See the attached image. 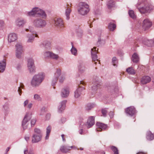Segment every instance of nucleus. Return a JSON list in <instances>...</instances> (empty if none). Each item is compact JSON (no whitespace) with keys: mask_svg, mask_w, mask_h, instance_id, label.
I'll return each mask as SVG.
<instances>
[{"mask_svg":"<svg viewBox=\"0 0 154 154\" xmlns=\"http://www.w3.org/2000/svg\"><path fill=\"white\" fill-rule=\"evenodd\" d=\"M33 104L31 103H29L27 106V108L30 109L32 106Z\"/></svg>","mask_w":154,"mask_h":154,"instance_id":"57","label":"nucleus"},{"mask_svg":"<svg viewBox=\"0 0 154 154\" xmlns=\"http://www.w3.org/2000/svg\"><path fill=\"white\" fill-rule=\"evenodd\" d=\"M94 106V105L93 103H89L87 104L86 106V109L87 110H90Z\"/></svg>","mask_w":154,"mask_h":154,"instance_id":"41","label":"nucleus"},{"mask_svg":"<svg viewBox=\"0 0 154 154\" xmlns=\"http://www.w3.org/2000/svg\"><path fill=\"white\" fill-rule=\"evenodd\" d=\"M65 8H66L65 14L66 17V20H68L69 19V16L71 12V10L70 8H69L67 7V5H66Z\"/></svg>","mask_w":154,"mask_h":154,"instance_id":"27","label":"nucleus"},{"mask_svg":"<svg viewBox=\"0 0 154 154\" xmlns=\"http://www.w3.org/2000/svg\"><path fill=\"white\" fill-rule=\"evenodd\" d=\"M79 132L80 134L83 135L85 133L82 129H81L79 131Z\"/></svg>","mask_w":154,"mask_h":154,"instance_id":"58","label":"nucleus"},{"mask_svg":"<svg viewBox=\"0 0 154 154\" xmlns=\"http://www.w3.org/2000/svg\"><path fill=\"white\" fill-rule=\"evenodd\" d=\"M69 147L65 146H62L60 147V150L63 152L66 153L68 152L70 150V149L69 148Z\"/></svg>","mask_w":154,"mask_h":154,"instance_id":"30","label":"nucleus"},{"mask_svg":"<svg viewBox=\"0 0 154 154\" xmlns=\"http://www.w3.org/2000/svg\"><path fill=\"white\" fill-rule=\"evenodd\" d=\"M66 102V100H63L60 103L58 106V112L61 113L65 109Z\"/></svg>","mask_w":154,"mask_h":154,"instance_id":"16","label":"nucleus"},{"mask_svg":"<svg viewBox=\"0 0 154 154\" xmlns=\"http://www.w3.org/2000/svg\"><path fill=\"white\" fill-rule=\"evenodd\" d=\"M36 121V119H32L31 120V126H33L34 125H35V123Z\"/></svg>","mask_w":154,"mask_h":154,"instance_id":"56","label":"nucleus"},{"mask_svg":"<svg viewBox=\"0 0 154 154\" xmlns=\"http://www.w3.org/2000/svg\"><path fill=\"white\" fill-rule=\"evenodd\" d=\"M109 115L111 118H112L114 116V113L112 112H110L109 113Z\"/></svg>","mask_w":154,"mask_h":154,"instance_id":"60","label":"nucleus"},{"mask_svg":"<svg viewBox=\"0 0 154 154\" xmlns=\"http://www.w3.org/2000/svg\"><path fill=\"white\" fill-rule=\"evenodd\" d=\"M25 139L27 141H28L29 139V137L26 136L25 137Z\"/></svg>","mask_w":154,"mask_h":154,"instance_id":"64","label":"nucleus"},{"mask_svg":"<svg viewBox=\"0 0 154 154\" xmlns=\"http://www.w3.org/2000/svg\"><path fill=\"white\" fill-rule=\"evenodd\" d=\"M152 25V23L149 19H145L143 21L142 27L145 30L150 27Z\"/></svg>","mask_w":154,"mask_h":154,"instance_id":"12","label":"nucleus"},{"mask_svg":"<svg viewBox=\"0 0 154 154\" xmlns=\"http://www.w3.org/2000/svg\"><path fill=\"white\" fill-rule=\"evenodd\" d=\"M100 86V85L97 82L94 84V85L92 87V93H95L96 92V91L97 90L98 88Z\"/></svg>","mask_w":154,"mask_h":154,"instance_id":"29","label":"nucleus"},{"mask_svg":"<svg viewBox=\"0 0 154 154\" xmlns=\"http://www.w3.org/2000/svg\"><path fill=\"white\" fill-rule=\"evenodd\" d=\"M61 136L62 137L63 141V142H65V141H66V140H65V138L64 137V134H62L61 135Z\"/></svg>","mask_w":154,"mask_h":154,"instance_id":"62","label":"nucleus"},{"mask_svg":"<svg viewBox=\"0 0 154 154\" xmlns=\"http://www.w3.org/2000/svg\"><path fill=\"white\" fill-rule=\"evenodd\" d=\"M84 90L83 87L79 86V88H77L74 92V97L75 98H79L80 96L81 92Z\"/></svg>","mask_w":154,"mask_h":154,"instance_id":"20","label":"nucleus"},{"mask_svg":"<svg viewBox=\"0 0 154 154\" xmlns=\"http://www.w3.org/2000/svg\"><path fill=\"white\" fill-rule=\"evenodd\" d=\"M17 35L14 33H11L9 34L8 36V40L9 42H14L17 39Z\"/></svg>","mask_w":154,"mask_h":154,"instance_id":"17","label":"nucleus"},{"mask_svg":"<svg viewBox=\"0 0 154 154\" xmlns=\"http://www.w3.org/2000/svg\"><path fill=\"white\" fill-rule=\"evenodd\" d=\"M145 44L149 47H151L154 44V39L152 40H147L145 43Z\"/></svg>","mask_w":154,"mask_h":154,"instance_id":"34","label":"nucleus"},{"mask_svg":"<svg viewBox=\"0 0 154 154\" xmlns=\"http://www.w3.org/2000/svg\"><path fill=\"white\" fill-rule=\"evenodd\" d=\"M34 134H36L37 135H42L41 131L39 129L35 128L34 129Z\"/></svg>","mask_w":154,"mask_h":154,"instance_id":"49","label":"nucleus"},{"mask_svg":"<svg viewBox=\"0 0 154 154\" xmlns=\"http://www.w3.org/2000/svg\"><path fill=\"white\" fill-rule=\"evenodd\" d=\"M72 47L70 51L72 54L75 56H76L78 54L77 50L76 48L73 46L72 43Z\"/></svg>","mask_w":154,"mask_h":154,"instance_id":"36","label":"nucleus"},{"mask_svg":"<svg viewBox=\"0 0 154 154\" xmlns=\"http://www.w3.org/2000/svg\"><path fill=\"white\" fill-rule=\"evenodd\" d=\"M66 121V119L64 118H61L60 121H59L60 124H62L64 123Z\"/></svg>","mask_w":154,"mask_h":154,"instance_id":"53","label":"nucleus"},{"mask_svg":"<svg viewBox=\"0 0 154 154\" xmlns=\"http://www.w3.org/2000/svg\"><path fill=\"white\" fill-rule=\"evenodd\" d=\"M104 43V41L103 40H101L100 39H99L97 42V44H102Z\"/></svg>","mask_w":154,"mask_h":154,"instance_id":"54","label":"nucleus"},{"mask_svg":"<svg viewBox=\"0 0 154 154\" xmlns=\"http://www.w3.org/2000/svg\"><path fill=\"white\" fill-rule=\"evenodd\" d=\"M151 80V79L150 77L148 76H145L142 78L141 82L143 84H145L149 82Z\"/></svg>","mask_w":154,"mask_h":154,"instance_id":"24","label":"nucleus"},{"mask_svg":"<svg viewBox=\"0 0 154 154\" xmlns=\"http://www.w3.org/2000/svg\"><path fill=\"white\" fill-rule=\"evenodd\" d=\"M24 87V85L23 83H21L20 85V87L18 88V92L19 93V94L20 96L22 94V91L21 89V88H23Z\"/></svg>","mask_w":154,"mask_h":154,"instance_id":"43","label":"nucleus"},{"mask_svg":"<svg viewBox=\"0 0 154 154\" xmlns=\"http://www.w3.org/2000/svg\"><path fill=\"white\" fill-rule=\"evenodd\" d=\"M97 126V131H102L106 130L107 128V125L103 123L98 122L96 123Z\"/></svg>","mask_w":154,"mask_h":154,"instance_id":"13","label":"nucleus"},{"mask_svg":"<svg viewBox=\"0 0 154 154\" xmlns=\"http://www.w3.org/2000/svg\"><path fill=\"white\" fill-rule=\"evenodd\" d=\"M46 112V109L44 107H43L42 108L41 111V113H40V115H43Z\"/></svg>","mask_w":154,"mask_h":154,"instance_id":"51","label":"nucleus"},{"mask_svg":"<svg viewBox=\"0 0 154 154\" xmlns=\"http://www.w3.org/2000/svg\"><path fill=\"white\" fill-rule=\"evenodd\" d=\"M107 6L109 8L113 7L115 5L114 2L112 0H110L107 3Z\"/></svg>","mask_w":154,"mask_h":154,"instance_id":"39","label":"nucleus"},{"mask_svg":"<svg viewBox=\"0 0 154 154\" xmlns=\"http://www.w3.org/2000/svg\"><path fill=\"white\" fill-rule=\"evenodd\" d=\"M78 68L79 72L81 73H83L85 71V67L83 63L79 64Z\"/></svg>","mask_w":154,"mask_h":154,"instance_id":"31","label":"nucleus"},{"mask_svg":"<svg viewBox=\"0 0 154 154\" xmlns=\"http://www.w3.org/2000/svg\"><path fill=\"white\" fill-rule=\"evenodd\" d=\"M26 22V20L22 18H18L15 21V26L18 28L23 27Z\"/></svg>","mask_w":154,"mask_h":154,"instance_id":"11","label":"nucleus"},{"mask_svg":"<svg viewBox=\"0 0 154 154\" xmlns=\"http://www.w3.org/2000/svg\"><path fill=\"white\" fill-rule=\"evenodd\" d=\"M50 58L54 60H57L59 59V57L58 54H54L51 52Z\"/></svg>","mask_w":154,"mask_h":154,"instance_id":"37","label":"nucleus"},{"mask_svg":"<svg viewBox=\"0 0 154 154\" xmlns=\"http://www.w3.org/2000/svg\"><path fill=\"white\" fill-rule=\"evenodd\" d=\"M31 118V116L29 113L25 115L22 122V126L24 129H26L29 124V122Z\"/></svg>","mask_w":154,"mask_h":154,"instance_id":"8","label":"nucleus"},{"mask_svg":"<svg viewBox=\"0 0 154 154\" xmlns=\"http://www.w3.org/2000/svg\"><path fill=\"white\" fill-rule=\"evenodd\" d=\"M16 51H23V47L20 43H17L15 45Z\"/></svg>","mask_w":154,"mask_h":154,"instance_id":"38","label":"nucleus"},{"mask_svg":"<svg viewBox=\"0 0 154 154\" xmlns=\"http://www.w3.org/2000/svg\"><path fill=\"white\" fill-rule=\"evenodd\" d=\"M126 71L128 73L131 75H134L135 73V71L131 67L127 68Z\"/></svg>","mask_w":154,"mask_h":154,"instance_id":"35","label":"nucleus"},{"mask_svg":"<svg viewBox=\"0 0 154 154\" xmlns=\"http://www.w3.org/2000/svg\"><path fill=\"white\" fill-rule=\"evenodd\" d=\"M116 28V25L115 21L112 20L109 24L108 28L110 31H113Z\"/></svg>","mask_w":154,"mask_h":154,"instance_id":"25","label":"nucleus"},{"mask_svg":"<svg viewBox=\"0 0 154 154\" xmlns=\"http://www.w3.org/2000/svg\"><path fill=\"white\" fill-rule=\"evenodd\" d=\"M54 26L57 28L62 29L64 27V25L63 20L60 18H55L54 20Z\"/></svg>","mask_w":154,"mask_h":154,"instance_id":"9","label":"nucleus"},{"mask_svg":"<svg viewBox=\"0 0 154 154\" xmlns=\"http://www.w3.org/2000/svg\"><path fill=\"white\" fill-rule=\"evenodd\" d=\"M65 79V77L64 75H62L61 77L60 78L59 81L60 83H62Z\"/></svg>","mask_w":154,"mask_h":154,"instance_id":"50","label":"nucleus"},{"mask_svg":"<svg viewBox=\"0 0 154 154\" xmlns=\"http://www.w3.org/2000/svg\"><path fill=\"white\" fill-rule=\"evenodd\" d=\"M107 112L106 110L105 109H102V114L104 117H106Z\"/></svg>","mask_w":154,"mask_h":154,"instance_id":"52","label":"nucleus"},{"mask_svg":"<svg viewBox=\"0 0 154 154\" xmlns=\"http://www.w3.org/2000/svg\"><path fill=\"white\" fill-rule=\"evenodd\" d=\"M27 69L31 74H33L35 72L36 68L33 59L32 58H29L27 60Z\"/></svg>","mask_w":154,"mask_h":154,"instance_id":"6","label":"nucleus"},{"mask_svg":"<svg viewBox=\"0 0 154 154\" xmlns=\"http://www.w3.org/2000/svg\"><path fill=\"white\" fill-rule=\"evenodd\" d=\"M69 148L70 149V150L72 149H76V148L75 146H69Z\"/></svg>","mask_w":154,"mask_h":154,"instance_id":"61","label":"nucleus"},{"mask_svg":"<svg viewBox=\"0 0 154 154\" xmlns=\"http://www.w3.org/2000/svg\"><path fill=\"white\" fill-rule=\"evenodd\" d=\"M146 0H138L136 6L139 11L142 14L150 11L153 7L148 3L145 2Z\"/></svg>","mask_w":154,"mask_h":154,"instance_id":"1","label":"nucleus"},{"mask_svg":"<svg viewBox=\"0 0 154 154\" xmlns=\"http://www.w3.org/2000/svg\"><path fill=\"white\" fill-rule=\"evenodd\" d=\"M34 99L35 100L40 101L41 100V98L39 95L37 94H35L34 95Z\"/></svg>","mask_w":154,"mask_h":154,"instance_id":"47","label":"nucleus"},{"mask_svg":"<svg viewBox=\"0 0 154 154\" xmlns=\"http://www.w3.org/2000/svg\"><path fill=\"white\" fill-rule=\"evenodd\" d=\"M111 148L114 152V154H119L118 150L116 147L114 146H112L111 147Z\"/></svg>","mask_w":154,"mask_h":154,"instance_id":"46","label":"nucleus"},{"mask_svg":"<svg viewBox=\"0 0 154 154\" xmlns=\"http://www.w3.org/2000/svg\"><path fill=\"white\" fill-rule=\"evenodd\" d=\"M45 77V74L42 72L39 73L35 75L31 81V85L33 87L38 86L43 81Z\"/></svg>","mask_w":154,"mask_h":154,"instance_id":"2","label":"nucleus"},{"mask_svg":"<svg viewBox=\"0 0 154 154\" xmlns=\"http://www.w3.org/2000/svg\"><path fill=\"white\" fill-rule=\"evenodd\" d=\"M128 13L130 16L133 18L135 19L136 18V16L134 13V12L133 10H130L129 11Z\"/></svg>","mask_w":154,"mask_h":154,"instance_id":"44","label":"nucleus"},{"mask_svg":"<svg viewBox=\"0 0 154 154\" xmlns=\"http://www.w3.org/2000/svg\"><path fill=\"white\" fill-rule=\"evenodd\" d=\"M77 36L79 38L82 37L83 35V31L81 29H79L77 31Z\"/></svg>","mask_w":154,"mask_h":154,"instance_id":"48","label":"nucleus"},{"mask_svg":"<svg viewBox=\"0 0 154 154\" xmlns=\"http://www.w3.org/2000/svg\"><path fill=\"white\" fill-rule=\"evenodd\" d=\"M89 6L85 2H81L79 3L78 8V11L79 14L85 15L89 11Z\"/></svg>","mask_w":154,"mask_h":154,"instance_id":"4","label":"nucleus"},{"mask_svg":"<svg viewBox=\"0 0 154 154\" xmlns=\"http://www.w3.org/2000/svg\"><path fill=\"white\" fill-rule=\"evenodd\" d=\"M94 116H91L88 118L85 125L87 128H90L94 124Z\"/></svg>","mask_w":154,"mask_h":154,"instance_id":"15","label":"nucleus"},{"mask_svg":"<svg viewBox=\"0 0 154 154\" xmlns=\"http://www.w3.org/2000/svg\"><path fill=\"white\" fill-rule=\"evenodd\" d=\"M61 74V70L59 69H57L54 75L52 80L51 84L52 86H54L56 83L59 77L60 76Z\"/></svg>","mask_w":154,"mask_h":154,"instance_id":"10","label":"nucleus"},{"mask_svg":"<svg viewBox=\"0 0 154 154\" xmlns=\"http://www.w3.org/2000/svg\"><path fill=\"white\" fill-rule=\"evenodd\" d=\"M27 15L29 16H37L42 18H45L47 15L45 12L38 7L33 8L31 11L27 12Z\"/></svg>","mask_w":154,"mask_h":154,"instance_id":"3","label":"nucleus"},{"mask_svg":"<svg viewBox=\"0 0 154 154\" xmlns=\"http://www.w3.org/2000/svg\"><path fill=\"white\" fill-rule=\"evenodd\" d=\"M4 112L5 115H7L9 111V108L8 103H5L3 106Z\"/></svg>","mask_w":154,"mask_h":154,"instance_id":"32","label":"nucleus"},{"mask_svg":"<svg viewBox=\"0 0 154 154\" xmlns=\"http://www.w3.org/2000/svg\"><path fill=\"white\" fill-rule=\"evenodd\" d=\"M51 114L49 113L47 114L46 116V119L47 120L50 119L51 117Z\"/></svg>","mask_w":154,"mask_h":154,"instance_id":"59","label":"nucleus"},{"mask_svg":"<svg viewBox=\"0 0 154 154\" xmlns=\"http://www.w3.org/2000/svg\"><path fill=\"white\" fill-rule=\"evenodd\" d=\"M23 51H16L15 55L17 58L20 59L22 57Z\"/></svg>","mask_w":154,"mask_h":154,"instance_id":"42","label":"nucleus"},{"mask_svg":"<svg viewBox=\"0 0 154 154\" xmlns=\"http://www.w3.org/2000/svg\"><path fill=\"white\" fill-rule=\"evenodd\" d=\"M33 25L37 28H43L47 24L46 21L41 18H37L34 19L32 22Z\"/></svg>","mask_w":154,"mask_h":154,"instance_id":"5","label":"nucleus"},{"mask_svg":"<svg viewBox=\"0 0 154 154\" xmlns=\"http://www.w3.org/2000/svg\"><path fill=\"white\" fill-rule=\"evenodd\" d=\"M131 60L134 63H137L139 60V58L138 54L134 53L132 55Z\"/></svg>","mask_w":154,"mask_h":154,"instance_id":"26","label":"nucleus"},{"mask_svg":"<svg viewBox=\"0 0 154 154\" xmlns=\"http://www.w3.org/2000/svg\"><path fill=\"white\" fill-rule=\"evenodd\" d=\"M96 47H94L93 48H92L91 50V53L92 56V60L94 61V63L96 64L97 62H95L96 61H98L97 59V52L96 50Z\"/></svg>","mask_w":154,"mask_h":154,"instance_id":"14","label":"nucleus"},{"mask_svg":"<svg viewBox=\"0 0 154 154\" xmlns=\"http://www.w3.org/2000/svg\"><path fill=\"white\" fill-rule=\"evenodd\" d=\"M6 66V61L5 59H3L0 61V72H3L5 69Z\"/></svg>","mask_w":154,"mask_h":154,"instance_id":"23","label":"nucleus"},{"mask_svg":"<svg viewBox=\"0 0 154 154\" xmlns=\"http://www.w3.org/2000/svg\"><path fill=\"white\" fill-rule=\"evenodd\" d=\"M29 101L28 100H27L24 101L23 103V106L24 107H26V106L27 107V106L29 103Z\"/></svg>","mask_w":154,"mask_h":154,"instance_id":"55","label":"nucleus"},{"mask_svg":"<svg viewBox=\"0 0 154 154\" xmlns=\"http://www.w3.org/2000/svg\"><path fill=\"white\" fill-rule=\"evenodd\" d=\"M4 24V21L2 20H0V26H2Z\"/></svg>","mask_w":154,"mask_h":154,"instance_id":"63","label":"nucleus"},{"mask_svg":"<svg viewBox=\"0 0 154 154\" xmlns=\"http://www.w3.org/2000/svg\"><path fill=\"white\" fill-rule=\"evenodd\" d=\"M51 51H47L44 53L43 56L45 58H50L51 53Z\"/></svg>","mask_w":154,"mask_h":154,"instance_id":"40","label":"nucleus"},{"mask_svg":"<svg viewBox=\"0 0 154 154\" xmlns=\"http://www.w3.org/2000/svg\"><path fill=\"white\" fill-rule=\"evenodd\" d=\"M69 91L67 88H64L61 91V95L62 97L66 98L67 97L69 94Z\"/></svg>","mask_w":154,"mask_h":154,"instance_id":"22","label":"nucleus"},{"mask_svg":"<svg viewBox=\"0 0 154 154\" xmlns=\"http://www.w3.org/2000/svg\"><path fill=\"white\" fill-rule=\"evenodd\" d=\"M51 129V127L48 126L46 128V134L45 137V140H48L49 138L50 133Z\"/></svg>","mask_w":154,"mask_h":154,"instance_id":"33","label":"nucleus"},{"mask_svg":"<svg viewBox=\"0 0 154 154\" xmlns=\"http://www.w3.org/2000/svg\"><path fill=\"white\" fill-rule=\"evenodd\" d=\"M25 31H29L32 33V34H28L26 35V37L27 38V42L30 43L33 42L34 41L35 36L36 37H38L37 32L35 31L30 29L29 30L28 29H26Z\"/></svg>","mask_w":154,"mask_h":154,"instance_id":"7","label":"nucleus"},{"mask_svg":"<svg viewBox=\"0 0 154 154\" xmlns=\"http://www.w3.org/2000/svg\"><path fill=\"white\" fill-rule=\"evenodd\" d=\"M125 112L127 114L131 116L134 115L136 113L135 109L133 106L127 108L125 110Z\"/></svg>","mask_w":154,"mask_h":154,"instance_id":"18","label":"nucleus"},{"mask_svg":"<svg viewBox=\"0 0 154 154\" xmlns=\"http://www.w3.org/2000/svg\"><path fill=\"white\" fill-rule=\"evenodd\" d=\"M40 48H45L48 49H49L51 46V43L49 41H45L41 42L39 45Z\"/></svg>","mask_w":154,"mask_h":154,"instance_id":"19","label":"nucleus"},{"mask_svg":"<svg viewBox=\"0 0 154 154\" xmlns=\"http://www.w3.org/2000/svg\"><path fill=\"white\" fill-rule=\"evenodd\" d=\"M146 137L148 140H151L154 139V134H152L150 131H148L147 132Z\"/></svg>","mask_w":154,"mask_h":154,"instance_id":"28","label":"nucleus"},{"mask_svg":"<svg viewBox=\"0 0 154 154\" xmlns=\"http://www.w3.org/2000/svg\"><path fill=\"white\" fill-rule=\"evenodd\" d=\"M112 63L114 66L117 67V66L118 60L116 57H113L112 59Z\"/></svg>","mask_w":154,"mask_h":154,"instance_id":"45","label":"nucleus"},{"mask_svg":"<svg viewBox=\"0 0 154 154\" xmlns=\"http://www.w3.org/2000/svg\"><path fill=\"white\" fill-rule=\"evenodd\" d=\"M42 135H37L33 134L32 136V142L33 143H37L40 141L41 139Z\"/></svg>","mask_w":154,"mask_h":154,"instance_id":"21","label":"nucleus"}]
</instances>
